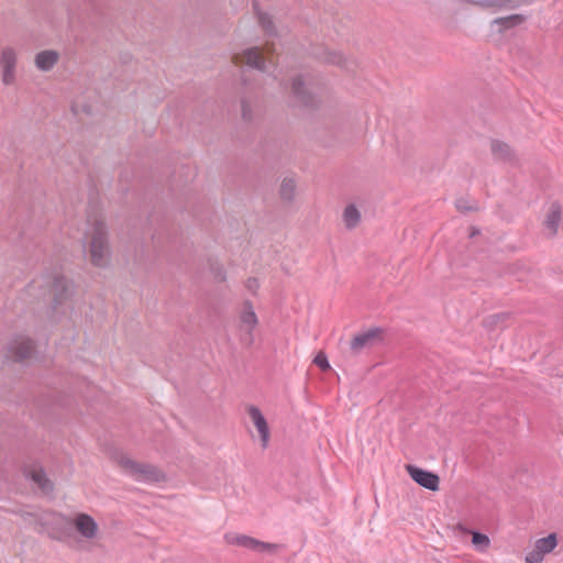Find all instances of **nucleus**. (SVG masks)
Masks as SVG:
<instances>
[{
	"instance_id": "1",
	"label": "nucleus",
	"mask_w": 563,
	"mask_h": 563,
	"mask_svg": "<svg viewBox=\"0 0 563 563\" xmlns=\"http://www.w3.org/2000/svg\"><path fill=\"white\" fill-rule=\"evenodd\" d=\"M86 238L90 239L89 253L93 265L103 267L107 265L110 256L108 243V230L103 221L96 220L89 224Z\"/></svg>"
},
{
	"instance_id": "2",
	"label": "nucleus",
	"mask_w": 563,
	"mask_h": 563,
	"mask_svg": "<svg viewBox=\"0 0 563 563\" xmlns=\"http://www.w3.org/2000/svg\"><path fill=\"white\" fill-rule=\"evenodd\" d=\"M119 464L126 476L142 484L153 485L166 479L164 472L152 464L140 463L124 455L119 459Z\"/></svg>"
},
{
	"instance_id": "3",
	"label": "nucleus",
	"mask_w": 563,
	"mask_h": 563,
	"mask_svg": "<svg viewBox=\"0 0 563 563\" xmlns=\"http://www.w3.org/2000/svg\"><path fill=\"white\" fill-rule=\"evenodd\" d=\"M48 296L52 299V310L55 313H64L65 308L73 296V284L62 275L48 276L46 278Z\"/></svg>"
},
{
	"instance_id": "4",
	"label": "nucleus",
	"mask_w": 563,
	"mask_h": 563,
	"mask_svg": "<svg viewBox=\"0 0 563 563\" xmlns=\"http://www.w3.org/2000/svg\"><path fill=\"white\" fill-rule=\"evenodd\" d=\"M18 55L14 48L4 47L0 52L1 80L3 85L11 86L15 82Z\"/></svg>"
},
{
	"instance_id": "5",
	"label": "nucleus",
	"mask_w": 563,
	"mask_h": 563,
	"mask_svg": "<svg viewBox=\"0 0 563 563\" xmlns=\"http://www.w3.org/2000/svg\"><path fill=\"white\" fill-rule=\"evenodd\" d=\"M558 544L556 533H550L536 541L534 548L525 556L526 563H541L545 554L551 553Z\"/></svg>"
},
{
	"instance_id": "6",
	"label": "nucleus",
	"mask_w": 563,
	"mask_h": 563,
	"mask_svg": "<svg viewBox=\"0 0 563 563\" xmlns=\"http://www.w3.org/2000/svg\"><path fill=\"white\" fill-rule=\"evenodd\" d=\"M240 330L242 332L241 340L246 345H252L254 342L253 331L258 323V319L254 311V308L250 301L244 303L243 311L241 313Z\"/></svg>"
},
{
	"instance_id": "7",
	"label": "nucleus",
	"mask_w": 563,
	"mask_h": 563,
	"mask_svg": "<svg viewBox=\"0 0 563 563\" xmlns=\"http://www.w3.org/2000/svg\"><path fill=\"white\" fill-rule=\"evenodd\" d=\"M407 472L417 484L431 492L439 489L440 478L435 473L420 468L415 465H407Z\"/></svg>"
},
{
	"instance_id": "8",
	"label": "nucleus",
	"mask_w": 563,
	"mask_h": 563,
	"mask_svg": "<svg viewBox=\"0 0 563 563\" xmlns=\"http://www.w3.org/2000/svg\"><path fill=\"white\" fill-rule=\"evenodd\" d=\"M238 62L245 63L247 66L262 73H268L269 66L273 65L269 59L263 57V53L258 47H249L243 51L241 56L235 57Z\"/></svg>"
},
{
	"instance_id": "9",
	"label": "nucleus",
	"mask_w": 563,
	"mask_h": 563,
	"mask_svg": "<svg viewBox=\"0 0 563 563\" xmlns=\"http://www.w3.org/2000/svg\"><path fill=\"white\" fill-rule=\"evenodd\" d=\"M33 350V341L24 336H18L13 339L9 344L10 354L18 361H23L30 357L32 355Z\"/></svg>"
},
{
	"instance_id": "10",
	"label": "nucleus",
	"mask_w": 563,
	"mask_h": 563,
	"mask_svg": "<svg viewBox=\"0 0 563 563\" xmlns=\"http://www.w3.org/2000/svg\"><path fill=\"white\" fill-rule=\"evenodd\" d=\"M74 526L80 536L86 539H93L99 530L96 520L87 514L77 515L74 519Z\"/></svg>"
},
{
	"instance_id": "11",
	"label": "nucleus",
	"mask_w": 563,
	"mask_h": 563,
	"mask_svg": "<svg viewBox=\"0 0 563 563\" xmlns=\"http://www.w3.org/2000/svg\"><path fill=\"white\" fill-rule=\"evenodd\" d=\"M380 330L378 328H372L363 333H360L353 338L350 347L354 353H360L366 347L373 346L379 338Z\"/></svg>"
},
{
	"instance_id": "12",
	"label": "nucleus",
	"mask_w": 563,
	"mask_h": 563,
	"mask_svg": "<svg viewBox=\"0 0 563 563\" xmlns=\"http://www.w3.org/2000/svg\"><path fill=\"white\" fill-rule=\"evenodd\" d=\"M247 411H249V415H250L255 428L257 429V431L260 433L262 446L266 448L268 444V440H269V429H268V424H267V421H266L264 415L255 406H250Z\"/></svg>"
},
{
	"instance_id": "13",
	"label": "nucleus",
	"mask_w": 563,
	"mask_h": 563,
	"mask_svg": "<svg viewBox=\"0 0 563 563\" xmlns=\"http://www.w3.org/2000/svg\"><path fill=\"white\" fill-rule=\"evenodd\" d=\"M526 21V16L522 14H511L508 16L497 18L492 21V27L496 29L499 34L505 31L514 29Z\"/></svg>"
},
{
	"instance_id": "14",
	"label": "nucleus",
	"mask_w": 563,
	"mask_h": 563,
	"mask_svg": "<svg viewBox=\"0 0 563 563\" xmlns=\"http://www.w3.org/2000/svg\"><path fill=\"white\" fill-rule=\"evenodd\" d=\"M461 3H467L476 5L483 9H490L493 11H499L503 9L514 8L512 0H457Z\"/></svg>"
},
{
	"instance_id": "15",
	"label": "nucleus",
	"mask_w": 563,
	"mask_h": 563,
	"mask_svg": "<svg viewBox=\"0 0 563 563\" xmlns=\"http://www.w3.org/2000/svg\"><path fill=\"white\" fill-rule=\"evenodd\" d=\"M58 60V54L55 51L46 49L35 55V66L42 71L51 70Z\"/></svg>"
},
{
	"instance_id": "16",
	"label": "nucleus",
	"mask_w": 563,
	"mask_h": 563,
	"mask_svg": "<svg viewBox=\"0 0 563 563\" xmlns=\"http://www.w3.org/2000/svg\"><path fill=\"white\" fill-rule=\"evenodd\" d=\"M26 476L31 478L33 483H35L43 492H52L53 484L47 478L45 472L41 467H34L31 471L26 472Z\"/></svg>"
},
{
	"instance_id": "17",
	"label": "nucleus",
	"mask_w": 563,
	"mask_h": 563,
	"mask_svg": "<svg viewBox=\"0 0 563 563\" xmlns=\"http://www.w3.org/2000/svg\"><path fill=\"white\" fill-rule=\"evenodd\" d=\"M224 540L229 544L238 545L241 548H245V549L255 551V544H256L257 539H254V538L245 536V534L227 533L224 536Z\"/></svg>"
},
{
	"instance_id": "18",
	"label": "nucleus",
	"mask_w": 563,
	"mask_h": 563,
	"mask_svg": "<svg viewBox=\"0 0 563 563\" xmlns=\"http://www.w3.org/2000/svg\"><path fill=\"white\" fill-rule=\"evenodd\" d=\"M292 93L303 104H310L312 102L309 90L306 88L305 81L301 76L296 77L292 80Z\"/></svg>"
},
{
	"instance_id": "19",
	"label": "nucleus",
	"mask_w": 563,
	"mask_h": 563,
	"mask_svg": "<svg viewBox=\"0 0 563 563\" xmlns=\"http://www.w3.org/2000/svg\"><path fill=\"white\" fill-rule=\"evenodd\" d=\"M561 220V207L558 203H553L551 206L550 212L548 213L544 224L549 230V234L551 236L555 235L558 232L559 223Z\"/></svg>"
},
{
	"instance_id": "20",
	"label": "nucleus",
	"mask_w": 563,
	"mask_h": 563,
	"mask_svg": "<svg viewBox=\"0 0 563 563\" xmlns=\"http://www.w3.org/2000/svg\"><path fill=\"white\" fill-rule=\"evenodd\" d=\"M492 152L496 159L498 161H510L512 157L511 150L508 144L501 141H493L492 142Z\"/></svg>"
},
{
	"instance_id": "21",
	"label": "nucleus",
	"mask_w": 563,
	"mask_h": 563,
	"mask_svg": "<svg viewBox=\"0 0 563 563\" xmlns=\"http://www.w3.org/2000/svg\"><path fill=\"white\" fill-rule=\"evenodd\" d=\"M361 220V213L354 205H349L343 212V221L347 229L355 228Z\"/></svg>"
},
{
	"instance_id": "22",
	"label": "nucleus",
	"mask_w": 563,
	"mask_h": 563,
	"mask_svg": "<svg viewBox=\"0 0 563 563\" xmlns=\"http://www.w3.org/2000/svg\"><path fill=\"white\" fill-rule=\"evenodd\" d=\"M279 194L283 200L291 201L296 194V183L294 178L285 177L282 181Z\"/></svg>"
},
{
	"instance_id": "23",
	"label": "nucleus",
	"mask_w": 563,
	"mask_h": 563,
	"mask_svg": "<svg viewBox=\"0 0 563 563\" xmlns=\"http://www.w3.org/2000/svg\"><path fill=\"white\" fill-rule=\"evenodd\" d=\"M472 544L476 551L485 552L490 544V540L486 534L474 531L472 532Z\"/></svg>"
},
{
	"instance_id": "24",
	"label": "nucleus",
	"mask_w": 563,
	"mask_h": 563,
	"mask_svg": "<svg viewBox=\"0 0 563 563\" xmlns=\"http://www.w3.org/2000/svg\"><path fill=\"white\" fill-rule=\"evenodd\" d=\"M257 18H258V22L262 25V27L269 35H274L275 34V29H274L273 21H272L271 16L268 14H266V13L257 11Z\"/></svg>"
},
{
	"instance_id": "25",
	"label": "nucleus",
	"mask_w": 563,
	"mask_h": 563,
	"mask_svg": "<svg viewBox=\"0 0 563 563\" xmlns=\"http://www.w3.org/2000/svg\"><path fill=\"white\" fill-rule=\"evenodd\" d=\"M277 548H278V544H276V543H269V542H264V541H261V540H256L255 551L254 552H257V553L273 552Z\"/></svg>"
},
{
	"instance_id": "26",
	"label": "nucleus",
	"mask_w": 563,
	"mask_h": 563,
	"mask_svg": "<svg viewBox=\"0 0 563 563\" xmlns=\"http://www.w3.org/2000/svg\"><path fill=\"white\" fill-rule=\"evenodd\" d=\"M313 363L321 369L327 371L330 368V363L327 355L323 352H319L313 358Z\"/></svg>"
},
{
	"instance_id": "27",
	"label": "nucleus",
	"mask_w": 563,
	"mask_h": 563,
	"mask_svg": "<svg viewBox=\"0 0 563 563\" xmlns=\"http://www.w3.org/2000/svg\"><path fill=\"white\" fill-rule=\"evenodd\" d=\"M325 60L328 63H332V64H336V65H342L343 64V56L340 54V53H330L327 57H325Z\"/></svg>"
},
{
	"instance_id": "28",
	"label": "nucleus",
	"mask_w": 563,
	"mask_h": 563,
	"mask_svg": "<svg viewBox=\"0 0 563 563\" xmlns=\"http://www.w3.org/2000/svg\"><path fill=\"white\" fill-rule=\"evenodd\" d=\"M242 117L246 121L252 119L251 109L245 100L242 101Z\"/></svg>"
},
{
	"instance_id": "29",
	"label": "nucleus",
	"mask_w": 563,
	"mask_h": 563,
	"mask_svg": "<svg viewBox=\"0 0 563 563\" xmlns=\"http://www.w3.org/2000/svg\"><path fill=\"white\" fill-rule=\"evenodd\" d=\"M501 318H503V316H500V314L489 316L488 318L485 319V322L488 325V324L494 323L497 320H500Z\"/></svg>"
},
{
	"instance_id": "30",
	"label": "nucleus",
	"mask_w": 563,
	"mask_h": 563,
	"mask_svg": "<svg viewBox=\"0 0 563 563\" xmlns=\"http://www.w3.org/2000/svg\"><path fill=\"white\" fill-rule=\"evenodd\" d=\"M247 287L251 290H255L258 287L257 280L256 279H249Z\"/></svg>"
},
{
	"instance_id": "31",
	"label": "nucleus",
	"mask_w": 563,
	"mask_h": 563,
	"mask_svg": "<svg viewBox=\"0 0 563 563\" xmlns=\"http://www.w3.org/2000/svg\"><path fill=\"white\" fill-rule=\"evenodd\" d=\"M456 207L457 209H461V210H467L468 208L465 206V203L462 202V200H459L456 202Z\"/></svg>"
},
{
	"instance_id": "32",
	"label": "nucleus",
	"mask_w": 563,
	"mask_h": 563,
	"mask_svg": "<svg viewBox=\"0 0 563 563\" xmlns=\"http://www.w3.org/2000/svg\"><path fill=\"white\" fill-rule=\"evenodd\" d=\"M216 277L219 278L220 280L224 279V275H223L222 268H219L217 271Z\"/></svg>"
}]
</instances>
